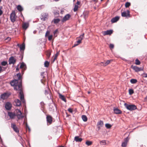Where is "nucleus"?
Instances as JSON below:
<instances>
[{"label":"nucleus","mask_w":147,"mask_h":147,"mask_svg":"<svg viewBox=\"0 0 147 147\" xmlns=\"http://www.w3.org/2000/svg\"><path fill=\"white\" fill-rule=\"evenodd\" d=\"M16 76L18 77V79L13 80L10 82V84L11 86H14L15 90L19 91V96L21 101L23 103H24L25 100L24 99V96L22 90L21 79L20 74H17Z\"/></svg>","instance_id":"f257e3e1"},{"label":"nucleus","mask_w":147,"mask_h":147,"mask_svg":"<svg viewBox=\"0 0 147 147\" xmlns=\"http://www.w3.org/2000/svg\"><path fill=\"white\" fill-rule=\"evenodd\" d=\"M124 105L127 109L130 111H132L137 109L136 106L134 105H129L125 103Z\"/></svg>","instance_id":"f03ea898"},{"label":"nucleus","mask_w":147,"mask_h":147,"mask_svg":"<svg viewBox=\"0 0 147 147\" xmlns=\"http://www.w3.org/2000/svg\"><path fill=\"white\" fill-rule=\"evenodd\" d=\"M17 17L15 11H12L10 15V19L11 21L13 22H14L16 21Z\"/></svg>","instance_id":"7ed1b4c3"},{"label":"nucleus","mask_w":147,"mask_h":147,"mask_svg":"<svg viewBox=\"0 0 147 147\" xmlns=\"http://www.w3.org/2000/svg\"><path fill=\"white\" fill-rule=\"evenodd\" d=\"M16 116L18 119H21L24 117L21 111L19 109L16 110Z\"/></svg>","instance_id":"20e7f679"},{"label":"nucleus","mask_w":147,"mask_h":147,"mask_svg":"<svg viewBox=\"0 0 147 147\" xmlns=\"http://www.w3.org/2000/svg\"><path fill=\"white\" fill-rule=\"evenodd\" d=\"M84 34H82L80 36L77 38L78 39V40L77 41L78 43L77 44H75L74 45V47L77 46L78 45L81 43L82 40L84 38Z\"/></svg>","instance_id":"39448f33"},{"label":"nucleus","mask_w":147,"mask_h":147,"mask_svg":"<svg viewBox=\"0 0 147 147\" xmlns=\"http://www.w3.org/2000/svg\"><path fill=\"white\" fill-rule=\"evenodd\" d=\"M71 16L69 14H67L61 20L62 22H64L67 21L69 20L71 18Z\"/></svg>","instance_id":"423d86ee"},{"label":"nucleus","mask_w":147,"mask_h":147,"mask_svg":"<svg viewBox=\"0 0 147 147\" xmlns=\"http://www.w3.org/2000/svg\"><path fill=\"white\" fill-rule=\"evenodd\" d=\"M10 95L9 93H5L1 95V98L3 100L7 99Z\"/></svg>","instance_id":"0eeeda50"},{"label":"nucleus","mask_w":147,"mask_h":147,"mask_svg":"<svg viewBox=\"0 0 147 147\" xmlns=\"http://www.w3.org/2000/svg\"><path fill=\"white\" fill-rule=\"evenodd\" d=\"M129 13V10H127L126 11H124L121 13V16L123 17H129L130 16Z\"/></svg>","instance_id":"6e6552de"},{"label":"nucleus","mask_w":147,"mask_h":147,"mask_svg":"<svg viewBox=\"0 0 147 147\" xmlns=\"http://www.w3.org/2000/svg\"><path fill=\"white\" fill-rule=\"evenodd\" d=\"M103 125V122L102 121H100L97 123V126L98 130L101 129V127H102Z\"/></svg>","instance_id":"1a4fd4ad"},{"label":"nucleus","mask_w":147,"mask_h":147,"mask_svg":"<svg viewBox=\"0 0 147 147\" xmlns=\"http://www.w3.org/2000/svg\"><path fill=\"white\" fill-rule=\"evenodd\" d=\"M131 67L136 72H138L142 70L141 67L140 68L137 66L132 65Z\"/></svg>","instance_id":"9d476101"},{"label":"nucleus","mask_w":147,"mask_h":147,"mask_svg":"<svg viewBox=\"0 0 147 147\" xmlns=\"http://www.w3.org/2000/svg\"><path fill=\"white\" fill-rule=\"evenodd\" d=\"M102 33L104 36L108 35H110L112 33L113 30H107L106 31H103Z\"/></svg>","instance_id":"9b49d317"},{"label":"nucleus","mask_w":147,"mask_h":147,"mask_svg":"<svg viewBox=\"0 0 147 147\" xmlns=\"http://www.w3.org/2000/svg\"><path fill=\"white\" fill-rule=\"evenodd\" d=\"M12 107L11 104L9 102H7L5 105V107L6 109L7 110H9Z\"/></svg>","instance_id":"f8f14e48"},{"label":"nucleus","mask_w":147,"mask_h":147,"mask_svg":"<svg viewBox=\"0 0 147 147\" xmlns=\"http://www.w3.org/2000/svg\"><path fill=\"white\" fill-rule=\"evenodd\" d=\"M11 128L13 129L14 131H15L16 132H19V130L18 128H17V127L16 126V125L15 124L11 123Z\"/></svg>","instance_id":"ddd939ff"},{"label":"nucleus","mask_w":147,"mask_h":147,"mask_svg":"<svg viewBox=\"0 0 147 147\" xmlns=\"http://www.w3.org/2000/svg\"><path fill=\"white\" fill-rule=\"evenodd\" d=\"M128 141L129 139L127 137L125 139L124 142H122V144L121 146L123 147H125L127 145V144L128 142Z\"/></svg>","instance_id":"4468645a"},{"label":"nucleus","mask_w":147,"mask_h":147,"mask_svg":"<svg viewBox=\"0 0 147 147\" xmlns=\"http://www.w3.org/2000/svg\"><path fill=\"white\" fill-rule=\"evenodd\" d=\"M9 64H14L16 62V60L13 57H11L9 59Z\"/></svg>","instance_id":"2eb2a0df"},{"label":"nucleus","mask_w":147,"mask_h":147,"mask_svg":"<svg viewBox=\"0 0 147 147\" xmlns=\"http://www.w3.org/2000/svg\"><path fill=\"white\" fill-rule=\"evenodd\" d=\"M8 116L10 117L11 119H13L16 116L15 114L14 113L11 112H8Z\"/></svg>","instance_id":"dca6fc26"},{"label":"nucleus","mask_w":147,"mask_h":147,"mask_svg":"<svg viewBox=\"0 0 147 147\" xmlns=\"http://www.w3.org/2000/svg\"><path fill=\"white\" fill-rule=\"evenodd\" d=\"M47 120L48 123H49L50 124H51L52 121V117L50 115H47Z\"/></svg>","instance_id":"f3484780"},{"label":"nucleus","mask_w":147,"mask_h":147,"mask_svg":"<svg viewBox=\"0 0 147 147\" xmlns=\"http://www.w3.org/2000/svg\"><path fill=\"white\" fill-rule=\"evenodd\" d=\"M29 26V24L28 23L24 22L23 23L22 27L24 29L26 30L28 28Z\"/></svg>","instance_id":"a211bd4d"},{"label":"nucleus","mask_w":147,"mask_h":147,"mask_svg":"<svg viewBox=\"0 0 147 147\" xmlns=\"http://www.w3.org/2000/svg\"><path fill=\"white\" fill-rule=\"evenodd\" d=\"M14 105L17 106H20L21 105L20 101L19 99H16L15 100Z\"/></svg>","instance_id":"6ab92c4d"},{"label":"nucleus","mask_w":147,"mask_h":147,"mask_svg":"<svg viewBox=\"0 0 147 147\" xmlns=\"http://www.w3.org/2000/svg\"><path fill=\"white\" fill-rule=\"evenodd\" d=\"M119 17L118 16H116L115 18H113L111 20L112 23H114L117 22L119 19Z\"/></svg>","instance_id":"aec40b11"},{"label":"nucleus","mask_w":147,"mask_h":147,"mask_svg":"<svg viewBox=\"0 0 147 147\" xmlns=\"http://www.w3.org/2000/svg\"><path fill=\"white\" fill-rule=\"evenodd\" d=\"M111 61L112 60H109L105 62H101V65L102 66H106L109 64Z\"/></svg>","instance_id":"412c9836"},{"label":"nucleus","mask_w":147,"mask_h":147,"mask_svg":"<svg viewBox=\"0 0 147 147\" xmlns=\"http://www.w3.org/2000/svg\"><path fill=\"white\" fill-rule=\"evenodd\" d=\"M74 140L76 142H81L82 140V139L78 136H76L74 138Z\"/></svg>","instance_id":"4be33fe9"},{"label":"nucleus","mask_w":147,"mask_h":147,"mask_svg":"<svg viewBox=\"0 0 147 147\" xmlns=\"http://www.w3.org/2000/svg\"><path fill=\"white\" fill-rule=\"evenodd\" d=\"M20 68L22 69V70H25L26 68V64L23 63H22L20 66Z\"/></svg>","instance_id":"5701e85b"},{"label":"nucleus","mask_w":147,"mask_h":147,"mask_svg":"<svg viewBox=\"0 0 147 147\" xmlns=\"http://www.w3.org/2000/svg\"><path fill=\"white\" fill-rule=\"evenodd\" d=\"M114 113L116 114H120L121 113V111L119 109L117 108L114 109Z\"/></svg>","instance_id":"b1692460"},{"label":"nucleus","mask_w":147,"mask_h":147,"mask_svg":"<svg viewBox=\"0 0 147 147\" xmlns=\"http://www.w3.org/2000/svg\"><path fill=\"white\" fill-rule=\"evenodd\" d=\"M59 98L60 99H61L63 101H65V102H66V100L64 96L59 93Z\"/></svg>","instance_id":"393cba45"},{"label":"nucleus","mask_w":147,"mask_h":147,"mask_svg":"<svg viewBox=\"0 0 147 147\" xmlns=\"http://www.w3.org/2000/svg\"><path fill=\"white\" fill-rule=\"evenodd\" d=\"M60 21V19L58 18L54 19L52 22H53L54 24H57Z\"/></svg>","instance_id":"a878e982"},{"label":"nucleus","mask_w":147,"mask_h":147,"mask_svg":"<svg viewBox=\"0 0 147 147\" xmlns=\"http://www.w3.org/2000/svg\"><path fill=\"white\" fill-rule=\"evenodd\" d=\"M59 54V52H57V53L53 57V62L55 60L57 59V57Z\"/></svg>","instance_id":"bb28decb"},{"label":"nucleus","mask_w":147,"mask_h":147,"mask_svg":"<svg viewBox=\"0 0 147 147\" xmlns=\"http://www.w3.org/2000/svg\"><path fill=\"white\" fill-rule=\"evenodd\" d=\"M100 143L101 145H105L106 144V141L105 140H101L100 141Z\"/></svg>","instance_id":"cd10ccee"},{"label":"nucleus","mask_w":147,"mask_h":147,"mask_svg":"<svg viewBox=\"0 0 147 147\" xmlns=\"http://www.w3.org/2000/svg\"><path fill=\"white\" fill-rule=\"evenodd\" d=\"M130 82L131 84H134L137 82V80L135 79H132L130 80Z\"/></svg>","instance_id":"c85d7f7f"},{"label":"nucleus","mask_w":147,"mask_h":147,"mask_svg":"<svg viewBox=\"0 0 147 147\" xmlns=\"http://www.w3.org/2000/svg\"><path fill=\"white\" fill-rule=\"evenodd\" d=\"M42 17L41 18V19H43L45 20L47 16V14L46 13H43L42 14Z\"/></svg>","instance_id":"c756f323"},{"label":"nucleus","mask_w":147,"mask_h":147,"mask_svg":"<svg viewBox=\"0 0 147 147\" xmlns=\"http://www.w3.org/2000/svg\"><path fill=\"white\" fill-rule=\"evenodd\" d=\"M82 118L84 122H86L87 121V118L86 116L85 115H82Z\"/></svg>","instance_id":"7c9ffc66"},{"label":"nucleus","mask_w":147,"mask_h":147,"mask_svg":"<svg viewBox=\"0 0 147 147\" xmlns=\"http://www.w3.org/2000/svg\"><path fill=\"white\" fill-rule=\"evenodd\" d=\"M17 9L20 11H21L23 10V8L20 5H18L17 7Z\"/></svg>","instance_id":"2f4dec72"},{"label":"nucleus","mask_w":147,"mask_h":147,"mask_svg":"<svg viewBox=\"0 0 147 147\" xmlns=\"http://www.w3.org/2000/svg\"><path fill=\"white\" fill-rule=\"evenodd\" d=\"M46 54L47 55V57L49 58L51 54V52L49 51H47L46 52Z\"/></svg>","instance_id":"473e14b6"},{"label":"nucleus","mask_w":147,"mask_h":147,"mask_svg":"<svg viewBox=\"0 0 147 147\" xmlns=\"http://www.w3.org/2000/svg\"><path fill=\"white\" fill-rule=\"evenodd\" d=\"M92 142L91 141H87L86 142V144L88 146L91 145L92 144Z\"/></svg>","instance_id":"72a5a7b5"},{"label":"nucleus","mask_w":147,"mask_h":147,"mask_svg":"<svg viewBox=\"0 0 147 147\" xmlns=\"http://www.w3.org/2000/svg\"><path fill=\"white\" fill-rule=\"evenodd\" d=\"M78 8V6L77 5H75L74 6V12H76L77 11Z\"/></svg>","instance_id":"f704fd0d"},{"label":"nucleus","mask_w":147,"mask_h":147,"mask_svg":"<svg viewBox=\"0 0 147 147\" xmlns=\"http://www.w3.org/2000/svg\"><path fill=\"white\" fill-rule=\"evenodd\" d=\"M20 50H24L25 49V45L23 44L22 45H20Z\"/></svg>","instance_id":"c9c22d12"},{"label":"nucleus","mask_w":147,"mask_h":147,"mask_svg":"<svg viewBox=\"0 0 147 147\" xmlns=\"http://www.w3.org/2000/svg\"><path fill=\"white\" fill-rule=\"evenodd\" d=\"M129 94L130 95H131L134 93V90L131 89H129Z\"/></svg>","instance_id":"e433bc0d"},{"label":"nucleus","mask_w":147,"mask_h":147,"mask_svg":"<svg viewBox=\"0 0 147 147\" xmlns=\"http://www.w3.org/2000/svg\"><path fill=\"white\" fill-rule=\"evenodd\" d=\"M49 63L47 61H46L44 63L45 66L48 67L49 65Z\"/></svg>","instance_id":"4c0bfd02"},{"label":"nucleus","mask_w":147,"mask_h":147,"mask_svg":"<svg viewBox=\"0 0 147 147\" xmlns=\"http://www.w3.org/2000/svg\"><path fill=\"white\" fill-rule=\"evenodd\" d=\"M112 126V125L109 124H105V127L108 129L110 128Z\"/></svg>","instance_id":"58836bf2"},{"label":"nucleus","mask_w":147,"mask_h":147,"mask_svg":"<svg viewBox=\"0 0 147 147\" xmlns=\"http://www.w3.org/2000/svg\"><path fill=\"white\" fill-rule=\"evenodd\" d=\"M135 64L136 65H139L140 64V61L137 59H136L135 60Z\"/></svg>","instance_id":"ea45409f"},{"label":"nucleus","mask_w":147,"mask_h":147,"mask_svg":"<svg viewBox=\"0 0 147 147\" xmlns=\"http://www.w3.org/2000/svg\"><path fill=\"white\" fill-rule=\"evenodd\" d=\"M130 5V3L129 2H127L125 4V7H128Z\"/></svg>","instance_id":"a19ab883"},{"label":"nucleus","mask_w":147,"mask_h":147,"mask_svg":"<svg viewBox=\"0 0 147 147\" xmlns=\"http://www.w3.org/2000/svg\"><path fill=\"white\" fill-rule=\"evenodd\" d=\"M7 64V62L6 61H3L1 63V65L3 66H5Z\"/></svg>","instance_id":"79ce46f5"},{"label":"nucleus","mask_w":147,"mask_h":147,"mask_svg":"<svg viewBox=\"0 0 147 147\" xmlns=\"http://www.w3.org/2000/svg\"><path fill=\"white\" fill-rule=\"evenodd\" d=\"M26 129H28V130L30 131V129L27 123H26Z\"/></svg>","instance_id":"37998d69"},{"label":"nucleus","mask_w":147,"mask_h":147,"mask_svg":"<svg viewBox=\"0 0 147 147\" xmlns=\"http://www.w3.org/2000/svg\"><path fill=\"white\" fill-rule=\"evenodd\" d=\"M53 36L52 35H50L48 36V40H51Z\"/></svg>","instance_id":"c03bdc74"},{"label":"nucleus","mask_w":147,"mask_h":147,"mask_svg":"<svg viewBox=\"0 0 147 147\" xmlns=\"http://www.w3.org/2000/svg\"><path fill=\"white\" fill-rule=\"evenodd\" d=\"M114 46L113 44H110L109 45V47L111 49H113L114 48Z\"/></svg>","instance_id":"a18cd8bd"},{"label":"nucleus","mask_w":147,"mask_h":147,"mask_svg":"<svg viewBox=\"0 0 147 147\" xmlns=\"http://www.w3.org/2000/svg\"><path fill=\"white\" fill-rule=\"evenodd\" d=\"M68 111L70 113H72L73 112L72 109L70 108H69L68 109Z\"/></svg>","instance_id":"49530a36"},{"label":"nucleus","mask_w":147,"mask_h":147,"mask_svg":"<svg viewBox=\"0 0 147 147\" xmlns=\"http://www.w3.org/2000/svg\"><path fill=\"white\" fill-rule=\"evenodd\" d=\"M50 34V32L49 31H47L46 33L45 36H46Z\"/></svg>","instance_id":"de8ad7c7"},{"label":"nucleus","mask_w":147,"mask_h":147,"mask_svg":"<svg viewBox=\"0 0 147 147\" xmlns=\"http://www.w3.org/2000/svg\"><path fill=\"white\" fill-rule=\"evenodd\" d=\"M143 77L144 78H147V73L146 74H143Z\"/></svg>","instance_id":"09e8293b"},{"label":"nucleus","mask_w":147,"mask_h":147,"mask_svg":"<svg viewBox=\"0 0 147 147\" xmlns=\"http://www.w3.org/2000/svg\"><path fill=\"white\" fill-rule=\"evenodd\" d=\"M80 1H77L76 5H77L78 6V5H79L80 4Z\"/></svg>","instance_id":"8fccbe9b"},{"label":"nucleus","mask_w":147,"mask_h":147,"mask_svg":"<svg viewBox=\"0 0 147 147\" xmlns=\"http://www.w3.org/2000/svg\"><path fill=\"white\" fill-rule=\"evenodd\" d=\"M57 30H55L54 32V34H55L57 32Z\"/></svg>","instance_id":"3c124183"},{"label":"nucleus","mask_w":147,"mask_h":147,"mask_svg":"<svg viewBox=\"0 0 147 147\" xmlns=\"http://www.w3.org/2000/svg\"><path fill=\"white\" fill-rule=\"evenodd\" d=\"M145 100L147 102V96L144 98Z\"/></svg>","instance_id":"603ef678"},{"label":"nucleus","mask_w":147,"mask_h":147,"mask_svg":"<svg viewBox=\"0 0 147 147\" xmlns=\"http://www.w3.org/2000/svg\"><path fill=\"white\" fill-rule=\"evenodd\" d=\"M2 13V11L0 10V16L1 15Z\"/></svg>","instance_id":"864d4df0"},{"label":"nucleus","mask_w":147,"mask_h":147,"mask_svg":"<svg viewBox=\"0 0 147 147\" xmlns=\"http://www.w3.org/2000/svg\"><path fill=\"white\" fill-rule=\"evenodd\" d=\"M2 67L0 66V72L2 71Z\"/></svg>","instance_id":"5fc2aeb1"},{"label":"nucleus","mask_w":147,"mask_h":147,"mask_svg":"<svg viewBox=\"0 0 147 147\" xmlns=\"http://www.w3.org/2000/svg\"><path fill=\"white\" fill-rule=\"evenodd\" d=\"M48 93L46 90L45 91V94H47Z\"/></svg>","instance_id":"6e6d98bb"},{"label":"nucleus","mask_w":147,"mask_h":147,"mask_svg":"<svg viewBox=\"0 0 147 147\" xmlns=\"http://www.w3.org/2000/svg\"><path fill=\"white\" fill-rule=\"evenodd\" d=\"M36 33V31H34V32H33V33L34 34H35Z\"/></svg>","instance_id":"4d7b16f0"},{"label":"nucleus","mask_w":147,"mask_h":147,"mask_svg":"<svg viewBox=\"0 0 147 147\" xmlns=\"http://www.w3.org/2000/svg\"><path fill=\"white\" fill-rule=\"evenodd\" d=\"M18 70H19V69L18 68H16V71H18Z\"/></svg>","instance_id":"13d9d810"},{"label":"nucleus","mask_w":147,"mask_h":147,"mask_svg":"<svg viewBox=\"0 0 147 147\" xmlns=\"http://www.w3.org/2000/svg\"><path fill=\"white\" fill-rule=\"evenodd\" d=\"M59 0H55V1H59Z\"/></svg>","instance_id":"bf43d9fd"},{"label":"nucleus","mask_w":147,"mask_h":147,"mask_svg":"<svg viewBox=\"0 0 147 147\" xmlns=\"http://www.w3.org/2000/svg\"><path fill=\"white\" fill-rule=\"evenodd\" d=\"M59 147H64V146H59Z\"/></svg>","instance_id":"052dcab7"},{"label":"nucleus","mask_w":147,"mask_h":147,"mask_svg":"<svg viewBox=\"0 0 147 147\" xmlns=\"http://www.w3.org/2000/svg\"><path fill=\"white\" fill-rule=\"evenodd\" d=\"M88 94H89L90 93V92H89V91H88Z\"/></svg>","instance_id":"680f3d73"},{"label":"nucleus","mask_w":147,"mask_h":147,"mask_svg":"<svg viewBox=\"0 0 147 147\" xmlns=\"http://www.w3.org/2000/svg\"><path fill=\"white\" fill-rule=\"evenodd\" d=\"M97 0H94V1H97Z\"/></svg>","instance_id":"e2e57ef3"},{"label":"nucleus","mask_w":147,"mask_h":147,"mask_svg":"<svg viewBox=\"0 0 147 147\" xmlns=\"http://www.w3.org/2000/svg\"><path fill=\"white\" fill-rule=\"evenodd\" d=\"M75 0H73L74 2V1H75Z\"/></svg>","instance_id":"0e129e2a"}]
</instances>
